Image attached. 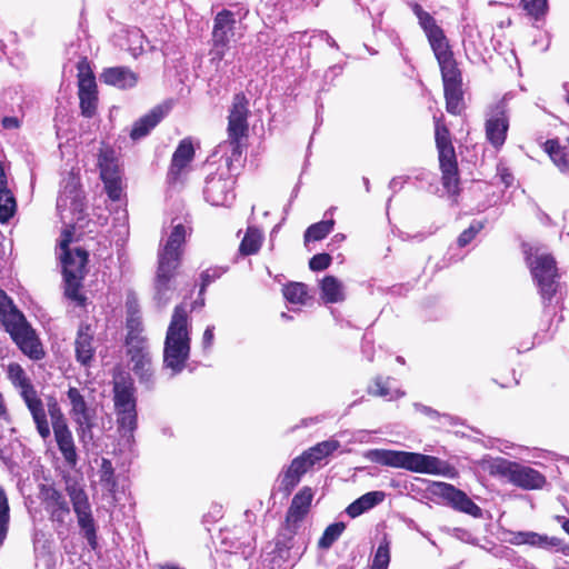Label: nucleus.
<instances>
[{
  "mask_svg": "<svg viewBox=\"0 0 569 569\" xmlns=\"http://www.w3.org/2000/svg\"><path fill=\"white\" fill-rule=\"evenodd\" d=\"M186 236V226L180 221L176 223V220H172L168 237L158 252L154 298L160 305H166L170 299V293L176 289L174 277L181 262Z\"/></svg>",
  "mask_w": 569,
  "mask_h": 569,
  "instance_id": "1",
  "label": "nucleus"
},
{
  "mask_svg": "<svg viewBox=\"0 0 569 569\" xmlns=\"http://www.w3.org/2000/svg\"><path fill=\"white\" fill-rule=\"evenodd\" d=\"M191 325L186 306L174 308L167 329L163 347V366L171 376L179 375L186 368L190 357Z\"/></svg>",
  "mask_w": 569,
  "mask_h": 569,
  "instance_id": "2",
  "label": "nucleus"
},
{
  "mask_svg": "<svg viewBox=\"0 0 569 569\" xmlns=\"http://www.w3.org/2000/svg\"><path fill=\"white\" fill-rule=\"evenodd\" d=\"M0 322L10 333L20 350L31 359L39 360L43 356L41 343L24 316L12 305V301L0 289Z\"/></svg>",
  "mask_w": 569,
  "mask_h": 569,
  "instance_id": "3",
  "label": "nucleus"
},
{
  "mask_svg": "<svg viewBox=\"0 0 569 569\" xmlns=\"http://www.w3.org/2000/svg\"><path fill=\"white\" fill-rule=\"evenodd\" d=\"M372 462L409 470L411 472L440 475L445 473L447 465L439 458L418 452L388 449H371L366 453Z\"/></svg>",
  "mask_w": 569,
  "mask_h": 569,
  "instance_id": "4",
  "label": "nucleus"
},
{
  "mask_svg": "<svg viewBox=\"0 0 569 569\" xmlns=\"http://www.w3.org/2000/svg\"><path fill=\"white\" fill-rule=\"evenodd\" d=\"M482 466L491 476L505 478L523 490L541 489L546 483L545 476L538 470L501 457L486 458Z\"/></svg>",
  "mask_w": 569,
  "mask_h": 569,
  "instance_id": "5",
  "label": "nucleus"
},
{
  "mask_svg": "<svg viewBox=\"0 0 569 569\" xmlns=\"http://www.w3.org/2000/svg\"><path fill=\"white\" fill-rule=\"evenodd\" d=\"M72 233L64 231L60 240L61 262L64 279V295L74 301H82L79 295L81 281L86 273V264L88 261V253L81 248L69 250L68 246L71 242Z\"/></svg>",
  "mask_w": 569,
  "mask_h": 569,
  "instance_id": "6",
  "label": "nucleus"
},
{
  "mask_svg": "<svg viewBox=\"0 0 569 569\" xmlns=\"http://www.w3.org/2000/svg\"><path fill=\"white\" fill-rule=\"evenodd\" d=\"M433 53L441 71L447 111L452 114H459L462 110L463 92L462 76L457 61L449 44L433 50Z\"/></svg>",
  "mask_w": 569,
  "mask_h": 569,
  "instance_id": "7",
  "label": "nucleus"
},
{
  "mask_svg": "<svg viewBox=\"0 0 569 569\" xmlns=\"http://www.w3.org/2000/svg\"><path fill=\"white\" fill-rule=\"evenodd\" d=\"M527 262L529 264L533 280L536 281L543 303H551L558 291L560 284L558 282V269L553 257L546 252H540L536 249L526 251Z\"/></svg>",
  "mask_w": 569,
  "mask_h": 569,
  "instance_id": "8",
  "label": "nucleus"
},
{
  "mask_svg": "<svg viewBox=\"0 0 569 569\" xmlns=\"http://www.w3.org/2000/svg\"><path fill=\"white\" fill-rule=\"evenodd\" d=\"M236 23L234 13L230 10H222L214 17L210 56L211 61L217 66L226 56L229 42L234 36Z\"/></svg>",
  "mask_w": 569,
  "mask_h": 569,
  "instance_id": "9",
  "label": "nucleus"
},
{
  "mask_svg": "<svg viewBox=\"0 0 569 569\" xmlns=\"http://www.w3.org/2000/svg\"><path fill=\"white\" fill-rule=\"evenodd\" d=\"M234 183L233 174L227 173L224 170L208 173L203 187L206 201L212 206H230L236 197Z\"/></svg>",
  "mask_w": 569,
  "mask_h": 569,
  "instance_id": "10",
  "label": "nucleus"
},
{
  "mask_svg": "<svg viewBox=\"0 0 569 569\" xmlns=\"http://www.w3.org/2000/svg\"><path fill=\"white\" fill-rule=\"evenodd\" d=\"M249 101L243 93L233 97L228 116V137L246 139L248 134Z\"/></svg>",
  "mask_w": 569,
  "mask_h": 569,
  "instance_id": "11",
  "label": "nucleus"
},
{
  "mask_svg": "<svg viewBox=\"0 0 569 569\" xmlns=\"http://www.w3.org/2000/svg\"><path fill=\"white\" fill-rule=\"evenodd\" d=\"M244 150V139L228 137L217 147L216 153L221 154V159H223V164L217 170H224L227 173L233 174V179H236L243 164Z\"/></svg>",
  "mask_w": 569,
  "mask_h": 569,
  "instance_id": "12",
  "label": "nucleus"
},
{
  "mask_svg": "<svg viewBox=\"0 0 569 569\" xmlns=\"http://www.w3.org/2000/svg\"><path fill=\"white\" fill-rule=\"evenodd\" d=\"M68 492L78 518V523L84 531L86 538L91 541L96 538V528L88 496L83 489L76 486L69 487Z\"/></svg>",
  "mask_w": 569,
  "mask_h": 569,
  "instance_id": "13",
  "label": "nucleus"
},
{
  "mask_svg": "<svg viewBox=\"0 0 569 569\" xmlns=\"http://www.w3.org/2000/svg\"><path fill=\"white\" fill-rule=\"evenodd\" d=\"M130 362L133 372L144 383L152 382V362L147 342L143 339H130L128 341Z\"/></svg>",
  "mask_w": 569,
  "mask_h": 569,
  "instance_id": "14",
  "label": "nucleus"
},
{
  "mask_svg": "<svg viewBox=\"0 0 569 569\" xmlns=\"http://www.w3.org/2000/svg\"><path fill=\"white\" fill-rule=\"evenodd\" d=\"M44 510L53 522L63 525L70 516L69 503L63 495L50 485H42L39 492Z\"/></svg>",
  "mask_w": 569,
  "mask_h": 569,
  "instance_id": "15",
  "label": "nucleus"
},
{
  "mask_svg": "<svg viewBox=\"0 0 569 569\" xmlns=\"http://www.w3.org/2000/svg\"><path fill=\"white\" fill-rule=\"evenodd\" d=\"M435 493L448 501V503L461 512L468 513L475 518L482 516V510L463 491L452 485L438 482L435 485Z\"/></svg>",
  "mask_w": 569,
  "mask_h": 569,
  "instance_id": "16",
  "label": "nucleus"
},
{
  "mask_svg": "<svg viewBox=\"0 0 569 569\" xmlns=\"http://www.w3.org/2000/svg\"><path fill=\"white\" fill-rule=\"evenodd\" d=\"M20 396L32 416L38 433L42 439L46 440L50 437L51 430L48 422L44 405L41 398L38 396L37 390L34 387L27 388V390H22Z\"/></svg>",
  "mask_w": 569,
  "mask_h": 569,
  "instance_id": "17",
  "label": "nucleus"
},
{
  "mask_svg": "<svg viewBox=\"0 0 569 569\" xmlns=\"http://www.w3.org/2000/svg\"><path fill=\"white\" fill-rule=\"evenodd\" d=\"M412 11L418 18L419 24L425 31L429 43L432 48V51L448 44L447 38L442 31V29L437 24L435 18L430 16L427 11H425L420 4L413 3Z\"/></svg>",
  "mask_w": 569,
  "mask_h": 569,
  "instance_id": "18",
  "label": "nucleus"
},
{
  "mask_svg": "<svg viewBox=\"0 0 569 569\" xmlns=\"http://www.w3.org/2000/svg\"><path fill=\"white\" fill-rule=\"evenodd\" d=\"M509 128V120L501 107L486 122V134L489 142L495 148H500L506 140Z\"/></svg>",
  "mask_w": 569,
  "mask_h": 569,
  "instance_id": "19",
  "label": "nucleus"
},
{
  "mask_svg": "<svg viewBox=\"0 0 569 569\" xmlns=\"http://www.w3.org/2000/svg\"><path fill=\"white\" fill-rule=\"evenodd\" d=\"M93 330L89 325H81L74 341L76 359L82 366H89L94 356Z\"/></svg>",
  "mask_w": 569,
  "mask_h": 569,
  "instance_id": "20",
  "label": "nucleus"
},
{
  "mask_svg": "<svg viewBox=\"0 0 569 569\" xmlns=\"http://www.w3.org/2000/svg\"><path fill=\"white\" fill-rule=\"evenodd\" d=\"M313 492L309 487L302 488L293 497L288 509L286 520L289 526L296 527L309 512Z\"/></svg>",
  "mask_w": 569,
  "mask_h": 569,
  "instance_id": "21",
  "label": "nucleus"
},
{
  "mask_svg": "<svg viewBox=\"0 0 569 569\" xmlns=\"http://www.w3.org/2000/svg\"><path fill=\"white\" fill-rule=\"evenodd\" d=\"M512 545H529L545 550L559 548L561 540L557 537H549L533 531L512 532L510 538Z\"/></svg>",
  "mask_w": 569,
  "mask_h": 569,
  "instance_id": "22",
  "label": "nucleus"
},
{
  "mask_svg": "<svg viewBox=\"0 0 569 569\" xmlns=\"http://www.w3.org/2000/svg\"><path fill=\"white\" fill-rule=\"evenodd\" d=\"M101 80L109 86L126 90L133 88L138 82V76L127 67H112L104 69Z\"/></svg>",
  "mask_w": 569,
  "mask_h": 569,
  "instance_id": "23",
  "label": "nucleus"
},
{
  "mask_svg": "<svg viewBox=\"0 0 569 569\" xmlns=\"http://www.w3.org/2000/svg\"><path fill=\"white\" fill-rule=\"evenodd\" d=\"M83 197L74 178H70L64 184L57 200V209L60 212L66 210L81 211L83 207Z\"/></svg>",
  "mask_w": 569,
  "mask_h": 569,
  "instance_id": "24",
  "label": "nucleus"
},
{
  "mask_svg": "<svg viewBox=\"0 0 569 569\" xmlns=\"http://www.w3.org/2000/svg\"><path fill=\"white\" fill-rule=\"evenodd\" d=\"M116 415L122 446L131 449L134 445V431L138 427L137 409L116 411Z\"/></svg>",
  "mask_w": 569,
  "mask_h": 569,
  "instance_id": "25",
  "label": "nucleus"
},
{
  "mask_svg": "<svg viewBox=\"0 0 569 569\" xmlns=\"http://www.w3.org/2000/svg\"><path fill=\"white\" fill-rule=\"evenodd\" d=\"M167 112L168 107L157 106L133 123L130 137L133 140L146 137L163 119Z\"/></svg>",
  "mask_w": 569,
  "mask_h": 569,
  "instance_id": "26",
  "label": "nucleus"
},
{
  "mask_svg": "<svg viewBox=\"0 0 569 569\" xmlns=\"http://www.w3.org/2000/svg\"><path fill=\"white\" fill-rule=\"evenodd\" d=\"M54 440L66 461L70 467H74L78 462V453L74 439L69 426L53 429Z\"/></svg>",
  "mask_w": 569,
  "mask_h": 569,
  "instance_id": "27",
  "label": "nucleus"
},
{
  "mask_svg": "<svg viewBox=\"0 0 569 569\" xmlns=\"http://www.w3.org/2000/svg\"><path fill=\"white\" fill-rule=\"evenodd\" d=\"M67 399L70 406L69 415L72 420L96 417V409L86 400L83 390L70 387L67 391Z\"/></svg>",
  "mask_w": 569,
  "mask_h": 569,
  "instance_id": "28",
  "label": "nucleus"
},
{
  "mask_svg": "<svg viewBox=\"0 0 569 569\" xmlns=\"http://www.w3.org/2000/svg\"><path fill=\"white\" fill-rule=\"evenodd\" d=\"M309 467H311V465H309L303 455L293 459L288 469L282 475L280 481L281 490L289 495L299 483L301 476L308 470Z\"/></svg>",
  "mask_w": 569,
  "mask_h": 569,
  "instance_id": "29",
  "label": "nucleus"
},
{
  "mask_svg": "<svg viewBox=\"0 0 569 569\" xmlns=\"http://www.w3.org/2000/svg\"><path fill=\"white\" fill-rule=\"evenodd\" d=\"M386 499V492L385 491H370L358 499H356L353 502H351L347 509L346 513L350 518H357L361 516L362 513L371 510L376 506L383 502Z\"/></svg>",
  "mask_w": 569,
  "mask_h": 569,
  "instance_id": "30",
  "label": "nucleus"
},
{
  "mask_svg": "<svg viewBox=\"0 0 569 569\" xmlns=\"http://www.w3.org/2000/svg\"><path fill=\"white\" fill-rule=\"evenodd\" d=\"M194 156V149L190 140H182L176 149L171 167L169 170L170 179H177L181 171L192 161Z\"/></svg>",
  "mask_w": 569,
  "mask_h": 569,
  "instance_id": "31",
  "label": "nucleus"
},
{
  "mask_svg": "<svg viewBox=\"0 0 569 569\" xmlns=\"http://www.w3.org/2000/svg\"><path fill=\"white\" fill-rule=\"evenodd\" d=\"M113 391L116 411L136 409L134 388L131 381H116Z\"/></svg>",
  "mask_w": 569,
  "mask_h": 569,
  "instance_id": "32",
  "label": "nucleus"
},
{
  "mask_svg": "<svg viewBox=\"0 0 569 569\" xmlns=\"http://www.w3.org/2000/svg\"><path fill=\"white\" fill-rule=\"evenodd\" d=\"M435 137L439 153V161L457 159L450 132L440 119L436 120Z\"/></svg>",
  "mask_w": 569,
  "mask_h": 569,
  "instance_id": "33",
  "label": "nucleus"
},
{
  "mask_svg": "<svg viewBox=\"0 0 569 569\" xmlns=\"http://www.w3.org/2000/svg\"><path fill=\"white\" fill-rule=\"evenodd\" d=\"M545 151L560 172L569 173V139L568 146H560L557 140H547L545 142Z\"/></svg>",
  "mask_w": 569,
  "mask_h": 569,
  "instance_id": "34",
  "label": "nucleus"
},
{
  "mask_svg": "<svg viewBox=\"0 0 569 569\" xmlns=\"http://www.w3.org/2000/svg\"><path fill=\"white\" fill-rule=\"evenodd\" d=\"M321 298L326 303H337L345 300L343 284L333 276H326L320 282Z\"/></svg>",
  "mask_w": 569,
  "mask_h": 569,
  "instance_id": "35",
  "label": "nucleus"
},
{
  "mask_svg": "<svg viewBox=\"0 0 569 569\" xmlns=\"http://www.w3.org/2000/svg\"><path fill=\"white\" fill-rule=\"evenodd\" d=\"M100 176L102 180L121 176L114 151L104 148L99 154Z\"/></svg>",
  "mask_w": 569,
  "mask_h": 569,
  "instance_id": "36",
  "label": "nucleus"
},
{
  "mask_svg": "<svg viewBox=\"0 0 569 569\" xmlns=\"http://www.w3.org/2000/svg\"><path fill=\"white\" fill-rule=\"evenodd\" d=\"M442 173V184L448 192H458L459 178L457 159L439 161Z\"/></svg>",
  "mask_w": 569,
  "mask_h": 569,
  "instance_id": "37",
  "label": "nucleus"
},
{
  "mask_svg": "<svg viewBox=\"0 0 569 569\" xmlns=\"http://www.w3.org/2000/svg\"><path fill=\"white\" fill-rule=\"evenodd\" d=\"M79 93H98L96 78L86 59L78 63Z\"/></svg>",
  "mask_w": 569,
  "mask_h": 569,
  "instance_id": "38",
  "label": "nucleus"
},
{
  "mask_svg": "<svg viewBox=\"0 0 569 569\" xmlns=\"http://www.w3.org/2000/svg\"><path fill=\"white\" fill-rule=\"evenodd\" d=\"M340 447L339 441L329 439L317 443L303 453V457L308 460L309 465L313 466L325 457L329 456Z\"/></svg>",
  "mask_w": 569,
  "mask_h": 569,
  "instance_id": "39",
  "label": "nucleus"
},
{
  "mask_svg": "<svg viewBox=\"0 0 569 569\" xmlns=\"http://www.w3.org/2000/svg\"><path fill=\"white\" fill-rule=\"evenodd\" d=\"M390 380V378H387L386 380L381 377L375 378L373 383L368 387V393L371 396L381 397L389 401L403 397L405 392L399 389H391L388 386Z\"/></svg>",
  "mask_w": 569,
  "mask_h": 569,
  "instance_id": "40",
  "label": "nucleus"
},
{
  "mask_svg": "<svg viewBox=\"0 0 569 569\" xmlns=\"http://www.w3.org/2000/svg\"><path fill=\"white\" fill-rule=\"evenodd\" d=\"M262 233L258 228L249 227L240 243V252L244 256L253 254L260 249Z\"/></svg>",
  "mask_w": 569,
  "mask_h": 569,
  "instance_id": "41",
  "label": "nucleus"
},
{
  "mask_svg": "<svg viewBox=\"0 0 569 569\" xmlns=\"http://www.w3.org/2000/svg\"><path fill=\"white\" fill-rule=\"evenodd\" d=\"M17 209L16 198L9 188L0 189V222H8Z\"/></svg>",
  "mask_w": 569,
  "mask_h": 569,
  "instance_id": "42",
  "label": "nucleus"
},
{
  "mask_svg": "<svg viewBox=\"0 0 569 569\" xmlns=\"http://www.w3.org/2000/svg\"><path fill=\"white\" fill-rule=\"evenodd\" d=\"M335 221L323 220L311 224L305 232L306 241H319L326 238L333 229Z\"/></svg>",
  "mask_w": 569,
  "mask_h": 569,
  "instance_id": "43",
  "label": "nucleus"
},
{
  "mask_svg": "<svg viewBox=\"0 0 569 569\" xmlns=\"http://www.w3.org/2000/svg\"><path fill=\"white\" fill-rule=\"evenodd\" d=\"M283 296L291 303L305 305L308 298L307 286L302 282H291L283 287Z\"/></svg>",
  "mask_w": 569,
  "mask_h": 569,
  "instance_id": "44",
  "label": "nucleus"
},
{
  "mask_svg": "<svg viewBox=\"0 0 569 569\" xmlns=\"http://www.w3.org/2000/svg\"><path fill=\"white\" fill-rule=\"evenodd\" d=\"M94 418L96 417H88L73 420L78 438L84 447L93 442V427L96 426Z\"/></svg>",
  "mask_w": 569,
  "mask_h": 569,
  "instance_id": "45",
  "label": "nucleus"
},
{
  "mask_svg": "<svg viewBox=\"0 0 569 569\" xmlns=\"http://www.w3.org/2000/svg\"><path fill=\"white\" fill-rule=\"evenodd\" d=\"M100 483L102 488L111 495H114L117 491V480L114 477V470L112 468L111 461L108 459H103L101 463L100 470Z\"/></svg>",
  "mask_w": 569,
  "mask_h": 569,
  "instance_id": "46",
  "label": "nucleus"
},
{
  "mask_svg": "<svg viewBox=\"0 0 569 569\" xmlns=\"http://www.w3.org/2000/svg\"><path fill=\"white\" fill-rule=\"evenodd\" d=\"M10 521V507L4 489L0 486V546L3 543Z\"/></svg>",
  "mask_w": 569,
  "mask_h": 569,
  "instance_id": "47",
  "label": "nucleus"
},
{
  "mask_svg": "<svg viewBox=\"0 0 569 569\" xmlns=\"http://www.w3.org/2000/svg\"><path fill=\"white\" fill-rule=\"evenodd\" d=\"M8 378L20 390V393L22 390H27V388H33L24 370L18 363H10L8 366Z\"/></svg>",
  "mask_w": 569,
  "mask_h": 569,
  "instance_id": "48",
  "label": "nucleus"
},
{
  "mask_svg": "<svg viewBox=\"0 0 569 569\" xmlns=\"http://www.w3.org/2000/svg\"><path fill=\"white\" fill-rule=\"evenodd\" d=\"M22 101V94L17 88L6 89L0 94V109L14 111L16 108H20Z\"/></svg>",
  "mask_w": 569,
  "mask_h": 569,
  "instance_id": "49",
  "label": "nucleus"
},
{
  "mask_svg": "<svg viewBox=\"0 0 569 569\" xmlns=\"http://www.w3.org/2000/svg\"><path fill=\"white\" fill-rule=\"evenodd\" d=\"M345 523L342 522H336L330 526H328L319 539L318 546L322 549L330 548L333 542L341 536V533L345 530Z\"/></svg>",
  "mask_w": 569,
  "mask_h": 569,
  "instance_id": "50",
  "label": "nucleus"
},
{
  "mask_svg": "<svg viewBox=\"0 0 569 569\" xmlns=\"http://www.w3.org/2000/svg\"><path fill=\"white\" fill-rule=\"evenodd\" d=\"M390 562V543L387 539L378 546L370 569H388Z\"/></svg>",
  "mask_w": 569,
  "mask_h": 569,
  "instance_id": "51",
  "label": "nucleus"
},
{
  "mask_svg": "<svg viewBox=\"0 0 569 569\" xmlns=\"http://www.w3.org/2000/svg\"><path fill=\"white\" fill-rule=\"evenodd\" d=\"M82 116L91 118L94 116L98 106V93H78Z\"/></svg>",
  "mask_w": 569,
  "mask_h": 569,
  "instance_id": "52",
  "label": "nucleus"
},
{
  "mask_svg": "<svg viewBox=\"0 0 569 569\" xmlns=\"http://www.w3.org/2000/svg\"><path fill=\"white\" fill-rule=\"evenodd\" d=\"M521 4L527 13L536 19L543 17L548 10L547 0H521Z\"/></svg>",
  "mask_w": 569,
  "mask_h": 569,
  "instance_id": "53",
  "label": "nucleus"
},
{
  "mask_svg": "<svg viewBox=\"0 0 569 569\" xmlns=\"http://www.w3.org/2000/svg\"><path fill=\"white\" fill-rule=\"evenodd\" d=\"M104 183L106 191L109 198L113 201H118L121 199L123 193V182L122 177H113L110 179L102 180Z\"/></svg>",
  "mask_w": 569,
  "mask_h": 569,
  "instance_id": "54",
  "label": "nucleus"
},
{
  "mask_svg": "<svg viewBox=\"0 0 569 569\" xmlns=\"http://www.w3.org/2000/svg\"><path fill=\"white\" fill-rule=\"evenodd\" d=\"M48 413L51 418L52 430L68 425L64 415L54 399L48 402Z\"/></svg>",
  "mask_w": 569,
  "mask_h": 569,
  "instance_id": "55",
  "label": "nucleus"
},
{
  "mask_svg": "<svg viewBox=\"0 0 569 569\" xmlns=\"http://www.w3.org/2000/svg\"><path fill=\"white\" fill-rule=\"evenodd\" d=\"M483 228V223L481 221H473L468 229H466L458 238L459 247H466L468 243L472 241L478 232Z\"/></svg>",
  "mask_w": 569,
  "mask_h": 569,
  "instance_id": "56",
  "label": "nucleus"
},
{
  "mask_svg": "<svg viewBox=\"0 0 569 569\" xmlns=\"http://www.w3.org/2000/svg\"><path fill=\"white\" fill-rule=\"evenodd\" d=\"M331 263V257L328 253L315 254L310 261L309 267L313 271H321L327 269Z\"/></svg>",
  "mask_w": 569,
  "mask_h": 569,
  "instance_id": "57",
  "label": "nucleus"
},
{
  "mask_svg": "<svg viewBox=\"0 0 569 569\" xmlns=\"http://www.w3.org/2000/svg\"><path fill=\"white\" fill-rule=\"evenodd\" d=\"M224 272L222 268H212L207 269L201 274V289L200 295L204 291L206 287L213 282L216 279L220 278Z\"/></svg>",
  "mask_w": 569,
  "mask_h": 569,
  "instance_id": "58",
  "label": "nucleus"
},
{
  "mask_svg": "<svg viewBox=\"0 0 569 569\" xmlns=\"http://www.w3.org/2000/svg\"><path fill=\"white\" fill-rule=\"evenodd\" d=\"M299 0H268V4L274 7L280 13L290 11Z\"/></svg>",
  "mask_w": 569,
  "mask_h": 569,
  "instance_id": "59",
  "label": "nucleus"
},
{
  "mask_svg": "<svg viewBox=\"0 0 569 569\" xmlns=\"http://www.w3.org/2000/svg\"><path fill=\"white\" fill-rule=\"evenodd\" d=\"M213 326H208L202 336V346L204 349H209L213 343Z\"/></svg>",
  "mask_w": 569,
  "mask_h": 569,
  "instance_id": "60",
  "label": "nucleus"
},
{
  "mask_svg": "<svg viewBox=\"0 0 569 569\" xmlns=\"http://www.w3.org/2000/svg\"><path fill=\"white\" fill-rule=\"evenodd\" d=\"M423 415L430 417L431 419H439V418H445V419H450L449 416L447 415H440L438 411L433 410L432 408L430 407H427V406H416Z\"/></svg>",
  "mask_w": 569,
  "mask_h": 569,
  "instance_id": "61",
  "label": "nucleus"
},
{
  "mask_svg": "<svg viewBox=\"0 0 569 569\" xmlns=\"http://www.w3.org/2000/svg\"><path fill=\"white\" fill-rule=\"evenodd\" d=\"M20 124V121L17 117H4L2 119V126L4 129H16Z\"/></svg>",
  "mask_w": 569,
  "mask_h": 569,
  "instance_id": "62",
  "label": "nucleus"
},
{
  "mask_svg": "<svg viewBox=\"0 0 569 569\" xmlns=\"http://www.w3.org/2000/svg\"><path fill=\"white\" fill-rule=\"evenodd\" d=\"M403 184V181L401 180V178H393L390 183H389V187L392 189V190H398L402 187Z\"/></svg>",
  "mask_w": 569,
  "mask_h": 569,
  "instance_id": "63",
  "label": "nucleus"
},
{
  "mask_svg": "<svg viewBox=\"0 0 569 569\" xmlns=\"http://www.w3.org/2000/svg\"><path fill=\"white\" fill-rule=\"evenodd\" d=\"M320 36L327 41V43L332 48H338L337 42L335 39L328 34L327 32H320Z\"/></svg>",
  "mask_w": 569,
  "mask_h": 569,
  "instance_id": "64",
  "label": "nucleus"
}]
</instances>
